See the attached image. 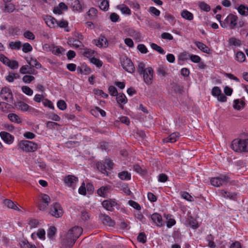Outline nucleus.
<instances>
[{
  "label": "nucleus",
  "instance_id": "37998d69",
  "mask_svg": "<svg viewBox=\"0 0 248 248\" xmlns=\"http://www.w3.org/2000/svg\"><path fill=\"white\" fill-rule=\"evenodd\" d=\"M246 59L245 54L241 51H238L235 54V60L239 62H243Z\"/></svg>",
  "mask_w": 248,
  "mask_h": 248
},
{
  "label": "nucleus",
  "instance_id": "864d4df0",
  "mask_svg": "<svg viewBox=\"0 0 248 248\" xmlns=\"http://www.w3.org/2000/svg\"><path fill=\"white\" fill-rule=\"evenodd\" d=\"M56 232V228L54 227H51L49 228L47 232V236L50 239H53Z\"/></svg>",
  "mask_w": 248,
  "mask_h": 248
},
{
  "label": "nucleus",
  "instance_id": "774afa93",
  "mask_svg": "<svg viewBox=\"0 0 248 248\" xmlns=\"http://www.w3.org/2000/svg\"><path fill=\"white\" fill-rule=\"evenodd\" d=\"M21 246L22 248H36L34 245L31 244L27 241H23Z\"/></svg>",
  "mask_w": 248,
  "mask_h": 248
},
{
  "label": "nucleus",
  "instance_id": "5fc2aeb1",
  "mask_svg": "<svg viewBox=\"0 0 248 248\" xmlns=\"http://www.w3.org/2000/svg\"><path fill=\"white\" fill-rule=\"evenodd\" d=\"M7 66H8L9 68L12 69H17L18 66L19 64L17 61L13 60V61H9V62L8 63Z\"/></svg>",
  "mask_w": 248,
  "mask_h": 248
},
{
  "label": "nucleus",
  "instance_id": "6e6552de",
  "mask_svg": "<svg viewBox=\"0 0 248 248\" xmlns=\"http://www.w3.org/2000/svg\"><path fill=\"white\" fill-rule=\"evenodd\" d=\"M121 64L123 68L130 73H133L135 71L134 65L130 59L127 57H124L121 60Z\"/></svg>",
  "mask_w": 248,
  "mask_h": 248
},
{
  "label": "nucleus",
  "instance_id": "9d476101",
  "mask_svg": "<svg viewBox=\"0 0 248 248\" xmlns=\"http://www.w3.org/2000/svg\"><path fill=\"white\" fill-rule=\"evenodd\" d=\"M50 198L46 194H41L40 199V202L38 204V207L40 210L44 211L46 210L50 203Z\"/></svg>",
  "mask_w": 248,
  "mask_h": 248
},
{
  "label": "nucleus",
  "instance_id": "69168bd1",
  "mask_svg": "<svg viewBox=\"0 0 248 248\" xmlns=\"http://www.w3.org/2000/svg\"><path fill=\"white\" fill-rule=\"evenodd\" d=\"M58 108L62 110H64L66 108V103L62 100H59L57 104Z\"/></svg>",
  "mask_w": 248,
  "mask_h": 248
},
{
  "label": "nucleus",
  "instance_id": "b1692460",
  "mask_svg": "<svg viewBox=\"0 0 248 248\" xmlns=\"http://www.w3.org/2000/svg\"><path fill=\"white\" fill-rule=\"evenodd\" d=\"M219 194L221 197L226 198L229 199L230 200H234L236 198V194L233 193H231L224 190H220L219 191Z\"/></svg>",
  "mask_w": 248,
  "mask_h": 248
},
{
  "label": "nucleus",
  "instance_id": "f8f14e48",
  "mask_svg": "<svg viewBox=\"0 0 248 248\" xmlns=\"http://www.w3.org/2000/svg\"><path fill=\"white\" fill-rule=\"evenodd\" d=\"M63 180L65 184L67 186L72 187L73 188L76 186L78 182V179L77 177L74 175H70L65 177Z\"/></svg>",
  "mask_w": 248,
  "mask_h": 248
},
{
  "label": "nucleus",
  "instance_id": "0e129e2a",
  "mask_svg": "<svg viewBox=\"0 0 248 248\" xmlns=\"http://www.w3.org/2000/svg\"><path fill=\"white\" fill-rule=\"evenodd\" d=\"M102 219L103 223L108 226H112L114 224L113 221L108 216H104Z\"/></svg>",
  "mask_w": 248,
  "mask_h": 248
},
{
  "label": "nucleus",
  "instance_id": "c9c22d12",
  "mask_svg": "<svg viewBox=\"0 0 248 248\" xmlns=\"http://www.w3.org/2000/svg\"><path fill=\"white\" fill-rule=\"evenodd\" d=\"M116 96V100L119 104H125L127 102V98L124 93H119Z\"/></svg>",
  "mask_w": 248,
  "mask_h": 248
},
{
  "label": "nucleus",
  "instance_id": "4be33fe9",
  "mask_svg": "<svg viewBox=\"0 0 248 248\" xmlns=\"http://www.w3.org/2000/svg\"><path fill=\"white\" fill-rule=\"evenodd\" d=\"M234 9H236L241 16H248V7L245 5L240 4L238 7H234Z\"/></svg>",
  "mask_w": 248,
  "mask_h": 248
},
{
  "label": "nucleus",
  "instance_id": "f03ea898",
  "mask_svg": "<svg viewBox=\"0 0 248 248\" xmlns=\"http://www.w3.org/2000/svg\"><path fill=\"white\" fill-rule=\"evenodd\" d=\"M37 143L27 140H20L17 145V149L22 152H34L37 150Z\"/></svg>",
  "mask_w": 248,
  "mask_h": 248
},
{
  "label": "nucleus",
  "instance_id": "338daca9",
  "mask_svg": "<svg viewBox=\"0 0 248 248\" xmlns=\"http://www.w3.org/2000/svg\"><path fill=\"white\" fill-rule=\"evenodd\" d=\"M137 239L139 242L145 243L147 240L146 236L144 232H140L138 236Z\"/></svg>",
  "mask_w": 248,
  "mask_h": 248
},
{
  "label": "nucleus",
  "instance_id": "6e6d98bb",
  "mask_svg": "<svg viewBox=\"0 0 248 248\" xmlns=\"http://www.w3.org/2000/svg\"><path fill=\"white\" fill-rule=\"evenodd\" d=\"M128 203L130 206L134 209L139 211L141 210V206L138 202L132 200H129Z\"/></svg>",
  "mask_w": 248,
  "mask_h": 248
},
{
  "label": "nucleus",
  "instance_id": "49530a36",
  "mask_svg": "<svg viewBox=\"0 0 248 248\" xmlns=\"http://www.w3.org/2000/svg\"><path fill=\"white\" fill-rule=\"evenodd\" d=\"M97 11L94 8H91L87 12V15L91 19H94L97 16Z\"/></svg>",
  "mask_w": 248,
  "mask_h": 248
},
{
  "label": "nucleus",
  "instance_id": "de8ad7c7",
  "mask_svg": "<svg viewBox=\"0 0 248 248\" xmlns=\"http://www.w3.org/2000/svg\"><path fill=\"white\" fill-rule=\"evenodd\" d=\"M90 62L91 63L94 64L98 68L101 67L103 65L102 62L99 59L95 58L94 57L92 58V59L90 60Z\"/></svg>",
  "mask_w": 248,
  "mask_h": 248
},
{
  "label": "nucleus",
  "instance_id": "9b49d317",
  "mask_svg": "<svg viewBox=\"0 0 248 248\" xmlns=\"http://www.w3.org/2000/svg\"><path fill=\"white\" fill-rule=\"evenodd\" d=\"M154 70L152 67L146 68L145 72L142 74L143 79L147 85H151L153 82Z\"/></svg>",
  "mask_w": 248,
  "mask_h": 248
},
{
  "label": "nucleus",
  "instance_id": "e2e57ef3",
  "mask_svg": "<svg viewBox=\"0 0 248 248\" xmlns=\"http://www.w3.org/2000/svg\"><path fill=\"white\" fill-rule=\"evenodd\" d=\"M15 10V7L12 3L5 4L4 11L8 13H12Z\"/></svg>",
  "mask_w": 248,
  "mask_h": 248
},
{
  "label": "nucleus",
  "instance_id": "c03bdc74",
  "mask_svg": "<svg viewBox=\"0 0 248 248\" xmlns=\"http://www.w3.org/2000/svg\"><path fill=\"white\" fill-rule=\"evenodd\" d=\"M19 76L17 73H11L5 77L6 80L9 82H13L16 79L18 78Z\"/></svg>",
  "mask_w": 248,
  "mask_h": 248
},
{
  "label": "nucleus",
  "instance_id": "2eb2a0df",
  "mask_svg": "<svg viewBox=\"0 0 248 248\" xmlns=\"http://www.w3.org/2000/svg\"><path fill=\"white\" fill-rule=\"evenodd\" d=\"M0 136L1 139L7 144H11L14 141V137L8 132H1Z\"/></svg>",
  "mask_w": 248,
  "mask_h": 248
},
{
  "label": "nucleus",
  "instance_id": "a878e982",
  "mask_svg": "<svg viewBox=\"0 0 248 248\" xmlns=\"http://www.w3.org/2000/svg\"><path fill=\"white\" fill-rule=\"evenodd\" d=\"M82 53L84 56L88 58L89 60L94 57L95 54H97V53L94 50L87 48L83 49Z\"/></svg>",
  "mask_w": 248,
  "mask_h": 248
},
{
  "label": "nucleus",
  "instance_id": "680f3d73",
  "mask_svg": "<svg viewBox=\"0 0 248 248\" xmlns=\"http://www.w3.org/2000/svg\"><path fill=\"white\" fill-rule=\"evenodd\" d=\"M32 50V47L28 43H26L23 44L22 47V51L24 53H28L29 52L31 51Z\"/></svg>",
  "mask_w": 248,
  "mask_h": 248
},
{
  "label": "nucleus",
  "instance_id": "393cba45",
  "mask_svg": "<svg viewBox=\"0 0 248 248\" xmlns=\"http://www.w3.org/2000/svg\"><path fill=\"white\" fill-rule=\"evenodd\" d=\"M27 63L31 67H35L37 69L41 68V64L36 59L32 57L26 58Z\"/></svg>",
  "mask_w": 248,
  "mask_h": 248
},
{
  "label": "nucleus",
  "instance_id": "3c124183",
  "mask_svg": "<svg viewBox=\"0 0 248 248\" xmlns=\"http://www.w3.org/2000/svg\"><path fill=\"white\" fill-rule=\"evenodd\" d=\"M100 8L104 11H107L109 8V2L107 0H103L100 5H99Z\"/></svg>",
  "mask_w": 248,
  "mask_h": 248
},
{
  "label": "nucleus",
  "instance_id": "e433bc0d",
  "mask_svg": "<svg viewBox=\"0 0 248 248\" xmlns=\"http://www.w3.org/2000/svg\"><path fill=\"white\" fill-rule=\"evenodd\" d=\"M52 53L56 55H60L64 51V49L61 46H53L51 49Z\"/></svg>",
  "mask_w": 248,
  "mask_h": 248
},
{
  "label": "nucleus",
  "instance_id": "f3484780",
  "mask_svg": "<svg viewBox=\"0 0 248 248\" xmlns=\"http://www.w3.org/2000/svg\"><path fill=\"white\" fill-rule=\"evenodd\" d=\"M116 205V202L112 200H106L102 202L103 206L108 211H112Z\"/></svg>",
  "mask_w": 248,
  "mask_h": 248
},
{
  "label": "nucleus",
  "instance_id": "72a5a7b5",
  "mask_svg": "<svg viewBox=\"0 0 248 248\" xmlns=\"http://www.w3.org/2000/svg\"><path fill=\"white\" fill-rule=\"evenodd\" d=\"M109 189V186H102L97 190V194L101 197H105Z\"/></svg>",
  "mask_w": 248,
  "mask_h": 248
},
{
  "label": "nucleus",
  "instance_id": "4c0bfd02",
  "mask_svg": "<svg viewBox=\"0 0 248 248\" xmlns=\"http://www.w3.org/2000/svg\"><path fill=\"white\" fill-rule=\"evenodd\" d=\"M3 203L5 205L7 206L9 208H11L15 210H19L17 205L10 200L6 199L4 200Z\"/></svg>",
  "mask_w": 248,
  "mask_h": 248
},
{
  "label": "nucleus",
  "instance_id": "5701e85b",
  "mask_svg": "<svg viewBox=\"0 0 248 248\" xmlns=\"http://www.w3.org/2000/svg\"><path fill=\"white\" fill-rule=\"evenodd\" d=\"M31 236L33 239L38 237L41 240H44L46 238L45 231L44 229H40L37 232L32 233Z\"/></svg>",
  "mask_w": 248,
  "mask_h": 248
},
{
  "label": "nucleus",
  "instance_id": "603ef678",
  "mask_svg": "<svg viewBox=\"0 0 248 248\" xmlns=\"http://www.w3.org/2000/svg\"><path fill=\"white\" fill-rule=\"evenodd\" d=\"M22 91L26 94L31 96L33 94V91L27 86H23L21 88Z\"/></svg>",
  "mask_w": 248,
  "mask_h": 248
},
{
  "label": "nucleus",
  "instance_id": "473e14b6",
  "mask_svg": "<svg viewBox=\"0 0 248 248\" xmlns=\"http://www.w3.org/2000/svg\"><path fill=\"white\" fill-rule=\"evenodd\" d=\"M245 103L243 100H239V99H235L233 101V107L234 109L237 110H240L244 108Z\"/></svg>",
  "mask_w": 248,
  "mask_h": 248
},
{
  "label": "nucleus",
  "instance_id": "c756f323",
  "mask_svg": "<svg viewBox=\"0 0 248 248\" xmlns=\"http://www.w3.org/2000/svg\"><path fill=\"white\" fill-rule=\"evenodd\" d=\"M68 44L74 48H78L82 46V42L77 39L74 38H70L68 40Z\"/></svg>",
  "mask_w": 248,
  "mask_h": 248
},
{
  "label": "nucleus",
  "instance_id": "ddd939ff",
  "mask_svg": "<svg viewBox=\"0 0 248 248\" xmlns=\"http://www.w3.org/2000/svg\"><path fill=\"white\" fill-rule=\"evenodd\" d=\"M93 43L99 47L106 48L108 45L107 38L102 35L100 36L98 39L93 40Z\"/></svg>",
  "mask_w": 248,
  "mask_h": 248
},
{
  "label": "nucleus",
  "instance_id": "6ab92c4d",
  "mask_svg": "<svg viewBox=\"0 0 248 248\" xmlns=\"http://www.w3.org/2000/svg\"><path fill=\"white\" fill-rule=\"evenodd\" d=\"M68 4L74 11H80L82 8L78 0H68Z\"/></svg>",
  "mask_w": 248,
  "mask_h": 248
},
{
  "label": "nucleus",
  "instance_id": "20e7f679",
  "mask_svg": "<svg viewBox=\"0 0 248 248\" xmlns=\"http://www.w3.org/2000/svg\"><path fill=\"white\" fill-rule=\"evenodd\" d=\"M15 107L19 111L23 112H28L29 114H35L36 113L39 112L38 110L21 101H18L16 102L15 104Z\"/></svg>",
  "mask_w": 248,
  "mask_h": 248
},
{
  "label": "nucleus",
  "instance_id": "7ed1b4c3",
  "mask_svg": "<svg viewBox=\"0 0 248 248\" xmlns=\"http://www.w3.org/2000/svg\"><path fill=\"white\" fill-rule=\"evenodd\" d=\"M231 147L237 152H248V139H235L232 141Z\"/></svg>",
  "mask_w": 248,
  "mask_h": 248
},
{
  "label": "nucleus",
  "instance_id": "ea45409f",
  "mask_svg": "<svg viewBox=\"0 0 248 248\" xmlns=\"http://www.w3.org/2000/svg\"><path fill=\"white\" fill-rule=\"evenodd\" d=\"M165 217L167 219V226L168 228H170L175 224L176 221L174 218L171 217V215L168 214L166 215Z\"/></svg>",
  "mask_w": 248,
  "mask_h": 248
},
{
  "label": "nucleus",
  "instance_id": "f704fd0d",
  "mask_svg": "<svg viewBox=\"0 0 248 248\" xmlns=\"http://www.w3.org/2000/svg\"><path fill=\"white\" fill-rule=\"evenodd\" d=\"M197 47L201 51L204 53H209L210 52L209 48L202 43L198 42L195 43Z\"/></svg>",
  "mask_w": 248,
  "mask_h": 248
},
{
  "label": "nucleus",
  "instance_id": "412c9836",
  "mask_svg": "<svg viewBox=\"0 0 248 248\" xmlns=\"http://www.w3.org/2000/svg\"><path fill=\"white\" fill-rule=\"evenodd\" d=\"M46 25L50 28H56L59 27L58 21L55 18L51 16H49L46 19Z\"/></svg>",
  "mask_w": 248,
  "mask_h": 248
},
{
  "label": "nucleus",
  "instance_id": "39448f33",
  "mask_svg": "<svg viewBox=\"0 0 248 248\" xmlns=\"http://www.w3.org/2000/svg\"><path fill=\"white\" fill-rule=\"evenodd\" d=\"M238 17L236 15L230 14L226 17L223 22H221V26L223 28H229L233 29L237 25Z\"/></svg>",
  "mask_w": 248,
  "mask_h": 248
},
{
  "label": "nucleus",
  "instance_id": "4d7b16f0",
  "mask_svg": "<svg viewBox=\"0 0 248 248\" xmlns=\"http://www.w3.org/2000/svg\"><path fill=\"white\" fill-rule=\"evenodd\" d=\"M207 241H208V246L210 248H215L216 245L213 242V237L211 235L207 236Z\"/></svg>",
  "mask_w": 248,
  "mask_h": 248
},
{
  "label": "nucleus",
  "instance_id": "a19ab883",
  "mask_svg": "<svg viewBox=\"0 0 248 248\" xmlns=\"http://www.w3.org/2000/svg\"><path fill=\"white\" fill-rule=\"evenodd\" d=\"M119 177L122 180H129L131 179V174L128 171H122L118 174Z\"/></svg>",
  "mask_w": 248,
  "mask_h": 248
},
{
  "label": "nucleus",
  "instance_id": "2f4dec72",
  "mask_svg": "<svg viewBox=\"0 0 248 248\" xmlns=\"http://www.w3.org/2000/svg\"><path fill=\"white\" fill-rule=\"evenodd\" d=\"M117 8L120 10L122 14L130 15L131 14L130 9L125 4H121L117 6Z\"/></svg>",
  "mask_w": 248,
  "mask_h": 248
},
{
  "label": "nucleus",
  "instance_id": "cd10ccee",
  "mask_svg": "<svg viewBox=\"0 0 248 248\" xmlns=\"http://www.w3.org/2000/svg\"><path fill=\"white\" fill-rule=\"evenodd\" d=\"M8 118L12 122L17 124H21L22 122V119L16 113H9L8 115Z\"/></svg>",
  "mask_w": 248,
  "mask_h": 248
},
{
  "label": "nucleus",
  "instance_id": "bb28decb",
  "mask_svg": "<svg viewBox=\"0 0 248 248\" xmlns=\"http://www.w3.org/2000/svg\"><path fill=\"white\" fill-rule=\"evenodd\" d=\"M181 16L184 19L188 21H191L194 19L193 14L186 9L181 11Z\"/></svg>",
  "mask_w": 248,
  "mask_h": 248
},
{
  "label": "nucleus",
  "instance_id": "aec40b11",
  "mask_svg": "<svg viewBox=\"0 0 248 248\" xmlns=\"http://www.w3.org/2000/svg\"><path fill=\"white\" fill-rule=\"evenodd\" d=\"M156 72L158 75L165 77L168 74V67L163 64L159 65L157 68Z\"/></svg>",
  "mask_w": 248,
  "mask_h": 248
},
{
  "label": "nucleus",
  "instance_id": "79ce46f5",
  "mask_svg": "<svg viewBox=\"0 0 248 248\" xmlns=\"http://www.w3.org/2000/svg\"><path fill=\"white\" fill-rule=\"evenodd\" d=\"M198 6L200 9L205 12L210 11L211 8L209 5L203 1H200L198 3Z\"/></svg>",
  "mask_w": 248,
  "mask_h": 248
},
{
  "label": "nucleus",
  "instance_id": "7c9ffc66",
  "mask_svg": "<svg viewBox=\"0 0 248 248\" xmlns=\"http://www.w3.org/2000/svg\"><path fill=\"white\" fill-rule=\"evenodd\" d=\"M128 33L136 41L139 42L141 41V35L140 32L135 30H130Z\"/></svg>",
  "mask_w": 248,
  "mask_h": 248
},
{
  "label": "nucleus",
  "instance_id": "1a4fd4ad",
  "mask_svg": "<svg viewBox=\"0 0 248 248\" xmlns=\"http://www.w3.org/2000/svg\"><path fill=\"white\" fill-rule=\"evenodd\" d=\"M49 213L53 217H60L62 216L63 211L60 204L55 203L52 205Z\"/></svg>",
  "mask_w": 248,
  "mask_h": 248
},
{
  "label": "nucleus",
  "instance_id": "bf43d9fd",
  "mask_svg": "<svg viewBox=\"0 0 248 248\" xmlns=\"http://www.w3.org/2000/svg\"><path fill=\"white\" fill-rule=\"evenodd\" d=\"M35 79L34 77L32 76L25 75L22 78L23 81L26 84L31 83Z\"/></svg>",
  "mask_w": 248,
  "mask_h": 248
},
{
  "label": "nucleus",
  "instance_id": "dca6fc26",
  "mask_svg": "<svg viewBox=\"0 0 248 248\" xmlns=\"http://www.w3.org/2000/svg\"><path fill=\"white\" fill-rule=\"evenodd\" d=\"M151 218L154 223L157 227H161L163 225L162 218L159 214L154 213L151 215Z\"/></svg>",
  "mask_w": 248,
  "mask_h": 248
},
{
  "label": "nucleus",
  "instance_id": "a211bd4d",
  "mask_svg": "<svg viewBox=\"0 0 248 248\" xmlns=\"http://www.w3.org/2000/svg\"><path fill=\"white\" fill-rule=\"evenodd\" d=\"M68 9L67 6L63 2H60L59 5L53 9V13L55 14L61 15L62 12Z\"/></svg>",
  "mask_w": 248,
  "mask_h": 248
},
{
  "label": "nucleus",
  "instance_id": "09e8293b",
  "mask_svg": "<svg viewBox=\"0 0 248 248\" xmlns=\"http://www.w3.org/2000/svg\"><path fill=\"white\" fill-rule=\"evenodd\" d=\"M9 47L12 49H20L21 44L19 41L11 42L9 43Z\"/></svg>",
  "mask_w": 248,
  "mask_h": 248
},
{
  "label": "nucleus",
  "instance_id": "423d86ee",
  "mask_svg": "<svg viewBox=\"0 0 248 248\" xmlns=\"http://www.w3.org/2000/svg\"><path fill=\"white\" fill-rule=\"evenodd\" d=\"M229 177L224 174H221L219 176L213 177L210 179L211 184L216 187L226 185L229 181Z\"/></svg>",
  "mask_w": 248,
  "mask_h": 248
},
{
  "label": "nucleus",
  "instance_id": "c85d7f7f",
  "mask_svg": "<svg viewBox=\"0 0 248 248\" xmlns=\"http://www.w3.org/2000/svg\"><path fill=\"white\" fill-rule=\"evenodd\" d=\"M180 137V135L177 132H174L171 134L167 138L164 140V142H170L171 143L175 142Z\"/></svg>",
  "mask_w": 248,
  "mask_h": 248
},
{
  "label": "nucleus",
  "instance_id": "0eeeda50",
  "mask_svg": "<svg viewBox=\"0 0 248 248\" xmlns=\"http://www.w3.org/2000/svg\"><path fill=\"white\" fill-rule=\"evenodd\" d=\"M97 169L104 174L108 175V170H110L112 168L113 163L108 159L104 160V162H100L96 164Z\"/></svg>",
  "mask_w": 248,
  "mask_h": 248
},
{
  "label": "nucleus",
  "instance_id": "4468645a",
  "mask_svg": "<svg viewBox=\"0 0 248 248\" xmlns=\"http://www.w3.org/2000/svg\"><path fill=\"white\" fill-rule=\"evenodd\" d=\"M0 96L7 102H10L13 98V94L10 89L6 87L1 90Z\"/></svg>",
  "mask_w": 248,
  "mask_h": 248
},
{
  "label": "nucleus",
  "instance_id": "13d9d810",
  "mask_svg": "<svg viewBox=\"0 0 248 248\" xmlns=\"http://www.w3.org/2000/svg\"><path fill=\"white\" fill-rule=\"evenodd\" d=\"M211 93L213 96L217 97L218 95H220L221 90L218 87L216 86L212 89Z\"/></svg>",
  "mask_w": 248,
  "mask_h": 248
},
{
  "label": "nucleus",
  "instance_id": "052dcab7",
  "mask_svg": "<svg viewBox=\"0 0 248 248\" xmlns=\"http://www.w3.org/2000/svg\"><path fill=\"white\" fill-rule=\"evenodd\" d=\"M19 71L20 73L22 74L32 73V72L30 70L29 66L27 65L21 66L20 68Z\"/></svg>",
  "mask_w": 248,
  "mask_h": 248
},
{
  "label": "nucleus",
  "instance_id": "58836bf2",
  "mask_svg": "<svg viewBox=\"0 0 248 248\" xmlns=\"http://www.w3.org/2000/svg\"><path fill=\"white\" fill-rule=\"evenodd\" d=\"M229 44L230 46H239L241 45V41L235 37H231L229 39Z\"/></svg>",
  "mask_w": 248,
  "mask_h": 248
},
{
  "label": "nucleus",
  "instance_id": "a18cd8bd",
  "mask_svg": "<svg viewBox=\"0 0 248 248\" xmlns=\"http://www.w3.org/2000/svg\"><path fill=\"white\" fill-rule=\"evenodd\" d=\"M150 46L153 49L157 51L160 54H164L165 53L164 50L161 46L155 43H151Z\"/></svg>",
  "mask_w": 248,
  "mask_h": 248
},
{
  "label": "nucleus",
  "instance_id": "f257e3e1",
  "mask_svg": "<svg viewBox=\"0 0 248 248\" xmlns=\"http://www.w3.org/2000/svg\"><path fill=\"white\" fill-rule=\"evenodd\" d=\"M83 232L82 228L76 226L72 228L66 233L63 243L66 248H70L75 244L76 240L81 235Z\"/></svg>",
  "mask_w": 248,
  "mask_h": 248
},
{
  "label": "nucleus",
  "instance_id": "8fccbe9b",
  "mask_svg": "<svg viewBox=\"0 0 248 248\" xmlns=\"http://www.w3.org/2000/svg\"><path fill=\"white\" fill-rule=\"evenodd\" d=\"M93 92L94 94L102 97L103 98H106L108 97V95L106 93H105L102 90L98 89H94L93 90Z\"/></svg>",
  "mask_w": 248,
  "mask_h": 248
}]
</instances>
